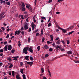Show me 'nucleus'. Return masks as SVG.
Here are the masks:
<instances>
[{"label":"nucleus","mask_w":79,"mask_h":79,"mask_svg":"<svg viewBox=\"0 0 79 79\" xmlns=\"http://www.w3.org/2000/svg\"><path fill=\"white\" fill-rule=\"evenodd\" d=\"M29 49V47H27L23 49V53H24L25 54H27V50Z\"/></svg>","instance_id":"nucleus-1"},{"label":"nucleus","mask_w":79,"mask_h":79,"mask_svg":"<svg viewBox=\"0 0 79 79\" xmlns=\"http://www.w3.org/2000/svg\"><path fill=\"white\" fill-rule=\"evenodd\" d=\"M28 23H25L24 27V30H27V29H28Z\"/></svg>","instance_id":"nucleus-2"},{"label":"nucleus","mask_w":79,"mask_h":79,"mask_svg":"<svg viewBox=\"0 0 79 79\" xmlns=\"http://www.w3.org/2000/svg\"><path fill=\"white\" fill-rule=\"evenodd\" d=\"M27 62V64H29L30 66H32V64H33V63H34V61L32 62H27V61H26Z\"/></svg>","instance_id":"nucleus-3"},{"label":"nucleus","mask_w":79,"mask_h":79,"mask_svg":"<svg viewBox=\"0 0 79 79\" xmlns=\"http://www.w3.org/2000/svg\"><path fill=\"white\" fill-rule=\"evenodd\" d=\"M21 31H20L19 30L18 31H16L15 33V35H16V34H17V35H19V34L21 33Z\"/></svg>","instance_id":"nucleus-4"},{"label":"nucleus","mask_w":79,"mask_h":79,"mask_svg":"<svg viewBox=\"0 0 79 79\" xmlns=\"http://www.w3.org/2000/svg\"><path fill=\"white\" fill-rule=\"evenodd\" d=\"M4 52L5 51L7 52L8 50V45H6L5 46L4 48H3Z\"/></svg>","instance_id":"nucleus-5"},{"label":"nucleus","mask_w":79,"mask_h":79,"mask_svg":"<svg viewBox=\"0 0 79 79\" xmlns=\"http://www.w3.org/2000/svg\"><path fill=\"white\" fill-rule=\"evenodd\" d=\"M7 48L9 50H10V51L11 50V49H12V47L11 46V45H9L8 46Z\"/></svg>","instance_id":"nucleus-6"},{"label":"nucleus","mask_w":79,"mask_h":79,"mask_svg":"<svg viewBox=\"0 0 79 79\" xmlns=\"http://www.w3.org/2000/svg\"><path fill=\"white\" fill-rule=\"evenodd\" d=\"M28 51L31 53H33V50L32 49V47H30L28 49Z\"/></svg>","instance_id":"nucleus-7"},{"label":"nucleus","mask_w":79,"mask_h":79,"mask_svg":"<svg viewBox=\"0 0 79 79\" xmlns=\"http://www.w3.org/2000/svg\"><path fill=\"white\" fill-rule=\"evenodd\" d=\"M61 30L64 33H67V32H68V30H65V29H64L63 28H61Z\"/></svg>","instance_id":"nucleus-8"},{"label":"nucleus","mask_w":79,"mask_h":79,"mask_svg":"<svg viewBox=\"0 0 79 79\" xmlns=\"http://www.w3.org/2000/svg\"><path fill=\"white\" fill-rule=\"evenodd\" d=\"M16 79H21V77H19V75H16Z\"/></svg>","instance_id":"nucleus-9"},{"label":"nucleus","mask_w":79,"mask_h":79,"mask_svg":"<svg viewBox=\"0 0 79 79\" xmlns=\"http://www.w3.org/2000/svg\"><path fill=\"white\" fill-rule=\"evenodd\" d=\"M72 52L71 51H69L67 52V54H69V55H71L72 54Z\"/></svg>","instance_id":"nucleus-10"},{"label":"nucleus","mask_w":79,"mask_h":79,"mask_svg":"<svg viewBox=\"0 0 79 79\" xmlns=\"http://www.w3.org/2000/svg\"><path fill=\"white\" fill-rule=\"evenodd\" d=\"M50 37L51 38V40H52V41H53V35H50Z\"/></svg>","instance_id":"nucleus-11"},{"label":"nucleus","mask_w":79,"mask_h":79,"mask_svg":"<svg viewBox=\"0 0 79 79\" xmlns=\"http://www.w3.org/2000/svg\"><path fill=\"white\" fill-rule=\"evenodd\" d=\"M44 47L45 49H48V48H49V47L47 46V45H45Z\"/></svg>","instance_id":"nucleus-12"},{"label":"nucleus","mask_w":79,"mask_h":79,"mask_svg":"<svg viewBox=\"0 0 79 79\" xmlns=\"http://www.w3.org/2000/svg\"><path fill=\"white\" fill-rule=\"evenodd\" d=\"M74 31H71L70 32H69L68 33L67 35H70V34H73V33H74Z\"/></svg>","instance_id":"nucleus-13"},{"label":"nucleus","mask_w":79,"mask_h":79,"mask_svg":"<svg viewBox=\"0 0 79 79\" xmlns=\"http://www.w3.org/2000/svg\"><path fill=\"white\" fill-rule=\"evenodd\" d=\"M67 56V55H66V54H64L60 55V56L59 58H60V57H62L63 56Z\"/></svg>","instance_id":"nucleus-14"},{"label":"nucleus","mask_w":79,"mask_h":79,"mask_svg":"<svg viewBox=\"0 0 79 79\" xmlns=\"http://www.w3.org/2000/svg\"><path fill=\"white\" fill-rule=\"evenodd\" d=\"M43 32H44V30L43 29H41V35H40L41 36H42V35H43Z\"/></svg>","instance_id":"nucleus-15"},{"label":"nucleus","mask_w":79,"mask_h":79,"mask_svg":"<svg viewBox=\"0 0 79 79\" xmlns=\"http://www.w3.org/2000/svg\"><path fill=\"white\" fill-rule=\"evenodd\" d=\"M12 58H14L12 59V60H15V61L17 60V59L15 57H13Z\"/></svg>","instance_id":"nucleus-16"},{"label":"nucleus","mask_w":79,"mask_h":79,"mask_svg":"<svg viewBox=\"0 0 79 79\" xmlns=\"http://www.w3.org/2000/svg\"><path fill=\"white\" fill-rule=\"evenodd\" d=\"M22 11H24L25 10H26V9H25V7H22Z\"/></svg>","instance_id":"nucleus-17"},{"label":"nucleus","mask_w":79,"mask_h":79,"mask_svg":"<svg viewBox=\"0 0 79 79\" xmlns=\"http://www.w3.org/2000/svg\"><path fill=\"white\" fill-rule=\"evenodd\" d=\"M12 75L14 77L15 76V71H12Z\"/></svg>","instance_id":"nucleus-18"},{"label":"nucleus","mask_w":79,"mask_h":79,"mask_svg":"<svg viewBox=\"0 0 79 79\" xmlns=\"http://www.w3.org/2000/svg\"><path fill=\"white\" fill-rule=\"evenodd\" d=\"M24 6H25V5H24V3H22L21 5V7H24Z\"/></svg>","instance_id":"nucleus-19"},{"label":"nucleus","mask_w":79,"mask_h":79,"mask_svg":"<svg viewBox=\"0 0 79 79\" xmlns=\"http://www.w3.org/2000/svg\"><path fill=\"white\" fill-rule=\"evenodd\" d=\"M20 72L21 73H22V74H24V72L23 71V69H20Z\"/></svg>","instance_id":"nucleus-20"},{"label":"nucleus","mask_w":79,"mask_h":79,"mask_svg":"<svg viewBox=\"0 0 79 79\" xmlns=\"http://www.w3.org/2000/svg\"><path fill=\"white\" fill-rule=\"evenodd\" d=\"M37 48L38 50V51H39L40 50V46H38Z\"/></svg>","instance_id":"nucleus-21"},{"label":"nucleus","mask_w":79,"mask_h":79,"mask_svg":"<svg viewBox=\"0 0 79 79\" xmlns=\"http://www.w3.org/2000/svg\"><path fill=\"white\" fill-rule=\"evenodd\" d=\"M73 27H74L73 26V25L72 27L68 28V30H69V29H73Z\"/></svg>","instance_id":"nucleus-22"},{"label":"nucleus","mask_w":79,"mask_h":79,"mask_svg":"<svg viewBox=\"0 0 79 79\" xmlns=\"http://www.w3.org/2000/svg\"><path fill=\"white\" fill-rule=\"evenodd\" d=\"M58 48H60V49L61 48V47L60 46H57L56 47V50H58Z\"/></svg>","instance_id":"nucleus-23"},{"label":"nucleus","mask_w":79,"mask_h":79,"mask_svg":"<svg viewBox=\"0 0 79 79\" xmlns=\"http://www.w3.org/2000/svg\"><path fill=\"white\" fill-rule=\"evenodd\" d=\"M23 79H26V75L24 74H23Z\"/></svg>","instance_id":"nucleus-24"},{"label":"nucleus","mask_w":79,"mask_h":79,"mask_svg":"<svg viewBox=\"0 0 79 79\" xmlns=\"http://www.w3.org/2000/svg\"><path fill=\"white\" fill-rule=\"evenodd\" d=\"M30 18H31V17H29L26 19V21H27V22H29V21H28V20L29 19H30Z\"/></svg>","instance_id":"nucleus-25"},{"label":"nucleus","mask_w":79,"mask_h":79,"mask_svg":"<svg viewBox=\"0 0 79 79\" xmlns=\"http://www.w3.org/2000/svg\"><path fill=\"white\" fill-rule=\"evenodd\" d=\"M47 44H52V42L47 41Z\"/></svg>","instance_id":"nucleus-26"},{"label":"nucleus","mask_w":79,"mask_h":79,"mask_svg":"<svg viewBox=\"0 0 79 79\" xmlns=\"http://www.w3.org/2000/svg\"><path fill=\"white\" fill-rule=\"evenodd\" d=\"M44 41H45V38L43 37L42 42H44Z\"/></svg>","instance_id":"nucleus-27"},{"label":"nucleus","mask_w":79,"mask_h":79,"mask_svg":"<svg viewBox=\"0 0 79 79\" xmlns=\"http://www.w3.org/2000/svg\"><path fill=\"white\" fill-rule=\"evenodd\" d=\"M29 10L31 11V12H32V8L30 7V8H29L28 9Z\"/></svg>","instance_id":"nucleus-28"},{"label":"nucleus","mask_w":79,"mask_h":79,"mask_svg":"<svg viewBox=\"0 0 79 79\" xmlns=\"http://www.w3.org/2000/svg\"><path fill=\"white\" fill-rule=\"evenodd\" d=\"M41 70L42 71V73H43L44 72V69L43 68H41Z\"/></svg>","instance_id":"nucleus-29"},{"label":"nucleus","mask_w":79,"mask_h":79,"mask_svg":"<svg viewBox=\"0 0 79 79\" xmlns=\"http://www.w3.org/2000/svg\"><path fill=\"white\" fill-rule=\"evenodd\" d=\"M49 50L50 52H52V51H53V48H50Z\"/></svg>","instance_id":"nucleus-30"},{"label":"nucleus","mask_w":79,"mask_h":79,"mask_svg":"<svg viewBox=\"0 0 79 79\" xmlns=\"http://www.w3.org/2000/svg\"><path fill=\"white\" fill-rule=\"evenodd\" d=\"M30 59L31 61H33V60H34V59H33V57H32L31 56L30 57Z\"/></svg>","instance_id":"nucleus-31"},{"label":"nucleus","mask_w":79,"mask_h":79,"mask_svg":"<svg viewBox=\"0 0 79 79\" xmlns=\"http://www.w3.org/2000/svg\"><path fill=\"white\" fill-rule=\"evenodd\" d=\"M7 60H9V61H12V60H11V58H10V57H9L8 58Z\"/></svg>","instance_id":"nucleus-32"},{"label":"nucleus","mask_w":79,"mask_h":79,"mask_svg":"<svg viewBox=\"0 0 79 79\" xmlns=\"http://www.w3.org/2000/svg\"><path fill=\"white\" fill-rule=\"evenodd\" d=\"M56 44H58V45H59L60 44V41L58 40L57 42H56Z\"/></svg>","instance_id":"nucleus-33"},{"label":"nucleus","mask_w":79,"mask_h":79,"mask_svg":"<svg viewBox=\"0 0 79 79\" xmlns=\"http://www.w3.org/2000/svg\"><path fill=\"white\" fill-rule=\"evenodd\" d=\"M52 26V23H49L48 24V27H50V26Z\"/></svg>","instance_id":"nucleus-34"},{"label":"nucleus","mask_w":79,"mask_h":79,"mask_svg":"<svg viewBox=\"0 0 79 79\" xmlns=\"http://www.w3.org/2000/svg\"><path fill=\"white\" fill-rule=\"evenodd\" d=\"M30 41H31V38H30V37H29L28 39V42H30Z\"/></svg>","instance_id":"nucleus-35"},{"label":"nucleus","mask_w":79,"mask_h":79,"mask_svg":"<svg viewBox=\"0 0 79 79\" xmlns=\"http://www.w3.org/2000/svg\"><path fill=\"white\" fill-rule=\"evenodd\" d=\"M18 44L19 47H20V46H21V42L20 41H19Z\"/></svg>","instance_id":"nucleus-36"},{"label":"nucleus","mask_w":79,"mask_h":79,"mask_svg":"<svg viewBox=\"0 0 79 79\" xmlns=\"http://www.w3.org/2000/svg\"><path fill=\"white\" fill-rule=\"evenodd\" d=\"M29 56H25V59H27L28 58H29Z\"/></svg>","instance_id":"nucleus-37"},{"label":"nucleus","mask_w":79,"mask_h":79,"mask_svg":"<svg viewBox=\"0 0 79 79\" xmlns=\"http://www.w3.org/2000/svg\"><path fill=\"white\" fill-rule=\"evenodd\" d=\"M6 4H7V5H10V2H6Z\"/></svg>","instance_id":"nucleus-38"},{"label":"nucleus","mask_w":79,"mask_h":79,"mask_svg":"<svg viewBox=\"0 0 79 79\" xmlns=\"http://www.w3.org/2000/svg\"><path fill=\"white\" fill-rule=\"evenodd\" d=\"M15 50H14L13 49H12L11 50V53H15Z\"/></svg>","instance_id":"nucleus-39"},{"label":"nucleus","mask_w":79,"mask_h":79,"mask_svg":"<svg viewBox=\"0 0 79 79\" xmlns=\"http://www.w3.org/2000/svg\"><path fill=\"white\" fill-rule=\"evenodd\" d=\"M36 36H39L40 35V34H39V32H38L36 33Z\"/></svg>","instance_id":"nucleus-40"},{"label":"nucleus","mask_w":79,"mask_h":79,"mask_svg":"<svg viewBox=\"0 0 79 79\" xmlns=\"http://www.w3.org/2000/svg\"><path fill=\"white\" fill-rule=\"evenodd\" d=\"M13 67V64H11L10 66H9V68H11Z\"/></svg>","instance_id":"nucleus-41"},{"label":"nucleus","mask_w":79,"mask_h":79,"mask_svg":"<svg viewBox=\"0 0 79 79\" xmlns=\"http://www.w3.org/2000/svg\"><path fill=\"white\" fill-rule=\"evenodd\" d=\"M21 34H22L23 35H24V31H22L21 32Z\"/></svg>","instance_id":"nucleus-42"},{"label":"nucleus","mask_w":79,"mask_h":79,"mask_svg":"<svg viewBox=\"0 0 79 79\" xmlns=\"http://www.w3.org/2000/svg\"><path fill=\"white\" fill-rule=\"evenodd\" d=\"M9 36H10V35L9 34H7L6 36V38L8 39V38H9Z\"/></svg>","instance_id":"nucleus-43"},{"label":"nucleus","mask_w":79,"mask_h":79,"mask_svg":"<svg viewBox=\"0 0 79 79\" xmlns=\"http://www.w3.org/2000/svg\"><path fill=\"white\" fill-rule=\"evenodd\" d=\"M31 31V28H29L28 29V32H30Z\"/></svg>","instance_id":"nucleus-44"},{"label":"nucleus","mask_w":79,"mask_h":79,"mask_svg":"<svg viewBox=\"0 0 79 79\" xmlns=\"http://www.w3.org/2000/svg\"><path fill=\"white\" fill-rule=\"evenodd\" d=\"M61 42H62L63 44L64 45L65 44V42L64 41H61Z\"/></svg>","instance_id":"nucleus-45"},{"label":"nucleus","mask_w":79,"mask_h":79,"mask_svg":"<svg viewBox=\"0 0 79 79\" xmlns=\"http://www.w3.org/2000/svg\"><path fill=\"white\" fill-rule=\"evenodd\" d=\"M48 56H49V55H48V54H46L45 55V58H47V57H48Z\"/></svg>","instance_id":"nucleus-46"},{"label":"nucleus","mask_w":79,"mask_h":79,"mask_svg":"<svg viewBox=\"0 0 79 79\" xmlns=\"http://www.w3.org/2000/svg\"><path fill=\"white\" fill-rule=\"evenodd\" d=\"M34 27V23L32 22L31 23V27Z\"/></svg>","instance_id":"nucleus-47"},{"label":"nucleus","mask_w":79,"mask_h":79,"mask_svg":"<svg viewBox=\"0 0 79 79\" xmlns=\"http://www.w3.org/2000/svg\"><path fill=\"white\" fill-rule=\"evenodd\" d=\"M1 29H2V30L3 31H5V28H4V27H1Z\"/></svg>","instance_id":"nucleus-48"},{"label":"nucleus","mask_w":79,"mask_h":79,"mask_svg":"<svg viewBox=\"0 0 79 79\" xmlns=\"http://www.w3.org/2000/svg\"><path fill=\"white\" fill-rule=\"evenodd\" d=\"M74 61L75 63H79V61H78L74 60Z\"/></svg>","instance_id":"nucleus-49"},{"label":"nucleus","mask_w":79,"mask_h":79,"mask_svg":"<svg viewBox=\"0 0 79 79\" xmlns=\"http://www.w3.org/2000/svg\"><path fill=\"white\" fill-rule=\"evenodd\" d=\"M20 65L21 66H23V62H21L20 63Z\"/></svg>","instance_id":"nucleus-50"},{"label":"nucleus","mask_w":79,"mask_h":79,"mask_svg":"<svg viewBox=\"0 0 79 79\" xmlns=\"http://www.w3.org/2000/svg\"><path fill=\"white\" fill-rule=\"evenodd\" d=\"M4 13H2L1 14V17H2L3 16V15H4Z\"/></svg>","instance_id":"nucleus-51"},{"label":"nucleus","mask_w":79,"mask_h":79,"mask_svg":"<svg viewBox=\"0 0 79 79\" xmlns=\"http://www.w3.org/2000/svg\"><path fill=\"white\" fill-rule=\"evenodd\" d=\"M0 52H3V49H2L0 50Z\"/></svg>","instance_id":"nucleus-52"},{"label":"nucleus","mask_w":79,"mask_h":79,"mask_svg":"<svg viewBox=\"0 0 79 79\" xmlns=\"http://www.w3.org/2000/svg\"><path fill=\"white\" fill-rule=\"evenodd\" d=\"M67 42V44H69V41L68 40H66Z\"/></svg>","instance_id":"nucleus-53"},{"label":"nucleus","mask_w":79,"mask_h":79,"mask_svg":"<svg viewBox=\"0 0 79 79\" xmlns=\"http://www.w3.org/2000/svg\"><path fill=\"white\" fill-rule=\"evenodd\" d=\"M59 39H60V38L57 37L56 38L55 40H59Z\"/></svg>","instance_id":"nucleus-54"},{"label":"nucleus","mask_w":79,"mask_h":79,"mask_svg":"<svg viewBox=\"0 0 79 79\" xmlns=\"http://www.w3.org/2000/svg\"><path fill=\"white\" fill-rule=\"evenodd\" d=\"M30 7V5H28V6H26V8H28V9Z\"/></svg>","instance_id":"nucleus-55"},{"label":"nucleus","mask_w":79,"mask_h":79,"mask_svg":"<svg viewBox=\"0 0 79 79\" xmlns=\"http://www.w3.org/2000/svg\"><path fill=\"white\" fill-rule=\"evenodd\" d=\"M21 31H23L24 30V27H22L21 29Z\"/></svg>","instance_id":"nucleus-56"},{"label":"nucleus","mask_w":79,"mask_h":79,"mask_svg":"<svg viewBox=\"0 0 79 79\" xmlns=\"http://www.w3.org/2000/svg\"><path fill=\"white\" fill-rule=\"evenodd\" d=\"M52 2V0H49V1L48 2V3H51Z\"/></svg>","instance_id":"nucleus-57"},{"label":"nucleus","mask_w":79,"mask_h":79,"mask_svg":"<svg viewBox=\"0 0 79 79\" xmlns=\"http://www.w3.org/2000/svg\"><path fill=\"white\" fill-rule=\"evenodd\" d=\"M54 23L55 24H56V25H58V23H57V22H56V21L54 20Z\"/></svg>","instance_id":"nucleus-58"},{"label":"nucleus","mask_w":79,"mask_h":79,"mask_svg":"<svg viewBox=\"0 0 79 79\" xmlns=\"http://www.w3.org/2000/svg\"><path fill=\"white\" fill-rule=\"evenodd\" d=\"M64 48H62L61 49V52H63V51H64Z\"/></svg>","instance_id":"nucleus-59"},{"label":"nucleus","mask_w":79,"mask_h":79,"mask_svg":"<svg viewBox=\"0 0 79 79\" xmlns=\"http://www.w3.org/2000/svg\"><path fill=\"white\" fill-rule=\"evenodd\" d=\"M21 19H23L24 17H23V15H21Z\"/></svg>","instance_id":"nucleus-60"},{"label":"nucleus","mask_w":79,"mask_h":79,"mask_svg":"<svg viewBox=\"0 0 79 79\" xmlns=\"http://www.w3.org/2000/svg\"><path fill=\"white\" fill-rule=\"evenodd\" d=\"M4 44V45H5L6 44H7V41H6L5 42H4V43H3Z\"/></svg>","instance_id":"nucleus-61"},{"label":"nucleus","mask_w":79,"mask_h":79,"mask_svg":"<svg viewBox=\"0 0 79 79\" xmlns=\"http://www.w3.org/2000/svg\"><path fill=\"white\" fill-rule=\"evenodd\" d=\"M38 31H39V29H37L35 31V32H37Z\"/></svg>","instance_id":"nucleus-62"},{"label":"nucleus","mask_w":79,"mask_h":79,"mask_svg":"<svg viewBox=\"0 0 79 79\" xmlns=\"http://www.w3.org/2000/svg\"><path fill=\"white\" fill-rule=\"evenodd\" d=\"M36 3H37V0H35V5H36Z\"/></svg>","instance_id":"nucleus-63"},{"label":"nucleus","mask_w":79,"mask_h":79,"mask_svg":"<svg viewBox=\"0 0 79 79\" xmlns=\"http://www.w3.org/2000/svg\"><path fill=\"white\" fill-rule=\"evenodd\" d=\"M55 43H53L52 44V46H53V47H55Z\"/></svg>","instance_id":"nucleus-64"}]
</instances>
